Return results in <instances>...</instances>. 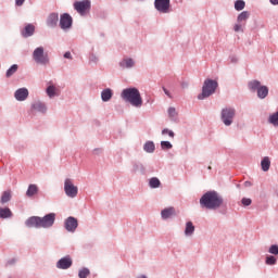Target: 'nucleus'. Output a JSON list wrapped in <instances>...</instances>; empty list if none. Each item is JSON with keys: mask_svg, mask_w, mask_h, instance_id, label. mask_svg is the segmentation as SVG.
<instances>
[{"mask_svg": "<svg viewBox=\"0 0 278 278\" xmlns=\"http://www.w3.org/2000/svg\"><path fill=\"white\" fill-rule=\"evenodd\" d=\"M16 71H18V65L13 64L8 71H7V77H12V75H14V73H16Z\"/></svg>", "mask_w": 278, "mask_h": 278, "instance_id": "32", "label": "nucleus"}, {"mask_svg": "<svg viewBox=\"0 0 278 278\" xmlns=\"http://www.w3.org/2000/svg\"><path fill=\"white\" fill-rule=\"evenodd\" d=\"M208 170H212V166H208Z\"/></svg>", "mask_w": 278, "mask_h": 278, "instance_id": "47", "label": "nucleus"}, {"mask_svg": "<svg viewBox=\"0 0 278 278\" xmlns=\"http://www.w3.org/2000/svg\"><path fill=\"white\" fill-rule=\"evenodd\" d=\"M55 223V213H49L43 217L33 216L29 217L25 225L26 227H35L36 229H49V227H53Z\"/></svg>", "mask_w": 278, "mask_h": 278, "instance_id": "1", "label": "nucleus"}, {"mask_svg": "<svg viewBox=\"0 0 278 278\" xmlns=\"http://www.w3.org/2000/svg\"><path fill=\"white\" fill-rule=\"evenodd\" d=\"M47 94L48 97H50V99H53V97L58 94V89L55 88V86H49L47 88Z\"/></svg>", "mask_w": 278, "mask_h": 278, "instance_id": "29", "label": "nucleus"}, {"mask_svg": "<svg viewBox=\"0 0 278 278\" xmlns=\"http://www.w3.org/2000/svg\"><path fill=\"white\" fill-rule=\"evenodd\" d=\"M154 8L161 14H168L170 12V0H154Z\"/></svg>", "mask_w": 278, "mask_h": 278, "instance_id": "8", "label": "nucleus"}, {"mask_svg": "<svg viewBox=\"0 0 278 278\" xmlns=\"http://www.w3.org/2000/svg\"><path fill=\"white\" fill-rule=\"evenodd\" d=\"M162 182H160V179H157L156 177H153L150 179V188H160Z\"/></svg>", "mask_w": 278, "mask_h": 278, "instance_id": "31", "label": "nucleus"}, {"mask_svg": "<svg viewBox=\"0 0 278 278\" xmlns=\"http://www.w3.org/2000/svg\"><path fill=\"white\" fill-rule=\"evenodd\" d=\"M257 97H258V99H266V97H268V87L261 86L257 89Z\"/></svg>", "mask_w": 278, "mask_h": 278, "instance_id": "18", "label": "nucleus"}, {"mask_svg": "<svg viewBox=\"0 0 278 278\" xmlns=\"http://www.w3.org/2000/svg\"><path fill=\"white\" fill-rule=\"evenodd\" d=\"M261 166L264 173L268 172L270 169V159H268V156H265L261 162Z\"/></svg>", "mask_w": 278, "mask_h": 278, "instance_id": "19", "label": "nucleus"}, {"mask_svg": "<svg viewBox=\"0 0 278 278\" xmlns=\"http://www.w3.org/2000/svg\"><path fill=\"white\" fill-rule=\"evenodd\" d=\"M23 3H25V0H15V5H23Z\"/></svg>", "mask_w": 278, "mask_h": 278, "instance_id": "44", "label": "nucleus"}, {"mask_svg": "<svg viewBox=\"0 0 278 278\" xmlns=\"http://www.w3.org/2000/svg\"><path fill=\"white\" fill-rule=\"evenodd\" d=\"M269 123L271 124V125H274L275 127H278V112H276V113H274V114H271L270 116H269Z\"/></svg>", "mask_w": 278, "mask_h": 278, "instance_id": "30", "label": "nucleus"}, {"mask_svg": "<svg viewBox=\"0 0 278 278\" xmlns=\"http://www.w3.org/2000/svg\"><path fill=\"white\" fill-rule=\"evenodd\" d=\"M143 149L147 153H153V151H155V143H153V141H148L143 146Z\"/></svg>", "mask_w": 278, "mask_h": 278, "instance_id": "25", "label": "nucleus"}, {"mask_svg": "<svg viewBox=\"0 0 278 278\" xmlns=\"http://www.w3.org/2000/svg\"><path fill=\"white\" fill-rule=\"evenodd\" d=\"M122 99L130 103L134 108H142V96L136 88H127L122 91Z\"/></svg>", "mask_w": 278, "mask_h": 278, "instance_id": "3", "label": "nucleus"}, {"mask_svg": "<svg viewBox=\"0 0 278 278\" xmlns=\"http://www.w3.org/2000/svg\"><path fill=\"white\" fill-rule=\"evenodd\" d=\"M200 205L206 210H218L223 205V197L216 191H207L200 199Z\"/></svg>", "mask_w": 278, "mask_h": 278, "instance_id": "2", "label": "nucleus"}, {"mask_svg": "<svg viewBox=\"0 0 278 278\" xmlns=\"http://www.w3.org/2000/svg\"><path fill=\"white\" fill-rule=\"evenodd\" d=\"M163 92H164L169 99H173V96L170 94V91H168V89H166L165 87H163Z\"/></svg>", "mask_w": 278, "mask_h": 278, "instance_id": "41", "label": "nucleus"}, {"mask_svg": "<svg viewBox=\"0 0 278 278\" xmlns=\"http://www.w3.org/2000/svg\"><path fill=\"white\" fill-rule=\"evenodd\" d=\"M89 275H90V269L88 268H83L78 273L79 278H88Z\"/></svg>", "mask_w": 278, "mask_h": 278, "instance_id": "34", "label": "nucleus"}, {"mask_svg": "<svg viewBox=\"0 0 278 278\" xmlns=\"http://www.w3.org/2000/svg\"><path fill=\"white\" fill-rule=\"evenodd\" d=\"M73 25V17L68 15V13H64L60 18V27L61 29H71Z\"/></svg>", "mask_w": 278, "mask_h": 278, "instance_id": "10", "label": "nucleus"}, {"mask_svg": "<svg viewBox=\"0 0 278 278\" xmlns=\"http://www.w3.org/2000/svg\"><path fill=\"white\" fill-rule=\"evenodd\" d=\"M64 225H65L66 231H70V232L73 233V232H75V230L77 229L79 224L77 222V218H75V217H67L65 219Z\"/></svg>", "mask_w": 278, "mask_h": 278, "instance_id": "12", "label": "nucleus"}, {"mask_svg": "<svg viewBox=\"0 0 278 278\" xmlns=\"http://www.w3.org/2000/svg\"><path fill=\"white\" fill-rule=\"evenodd\" d=\"M270 3H273V5H278V0H270Z\"/></svg>", "mask_w": 278, "mask_h": 278, "instance_id": "45", "label": "nucleus"}, {"mask_svg": "<svg viewBox=\"0 0 278 278\" xmlns=\"http://www.w3.org/2000/svg\"><path fill=\"white\" fill-rule=\"evenodd\" d=\"M161 216L162 218H164V220H166V218H170V216H175V207L170 206V207L164 208L161 212Z\"/></svg>", "mask_w": 278, "mask_h": 278, "instance_id": "16", "label": "nucleus"}, {"mask_svg": "<svg viewBox=\"0 0 278 278\" xmlns=\"http://www.w3.org/2000/svg\"><path fill=\"white\" fill-rule=\"evenodd\" d=\"M250 16H251V13H249L248 11H243L239 14L237 21H238V23H242V22L247 21Z\"/></svg>", "mask_w": 278, "mask_h": 278, "instance_id": "28", "label": "nucleus"}, {"mask_svg": "<svg viewBox=\"0 0 278 278\" xmlns=\"http://www.w3.org/2000/svg\"><path fill=\"white\" fill-rule=\"evenodd\" d=\"M12 211L9 207L0 208V218H11Z\"/></svg>", "mask_w": 278, "mask_h": 278, "instance_id": "27", "label": "nucleus"}, {"mask_svg": "<svg viewBox=\"0 0 278 278\" xmlns=\"http://www.w3.org/2000/svg\"><path fill=\"white\" fill-rule=\"evenodd\" d=\"M168 114L172 118H175L177 116V111L175 110V108H169Z\"/></svg>", "mask_w": 278, "mask_h": 278, "instance_id": "39", "label": "nucleus"}, {"mask_svg": "<svg viewBox=\"0 0 278 278\" xmlns=\"http://www.w3.org/2000/svg\"><path fill=\"white\" fill-rule=\"evenodd\" d=\"M161 149H163V151H168V149H173V144L169 141H162Z\"/></svg>", "mask_w": 278, "mask_h": 278, "instance_id": "35", "label": "nucleus"}, {"mask_svg": "<svg viewBox=\"0 0 278 278\" xmlns=\"http://www.w3.org/2000/svg\"><path fill=\"white\" fill-rule=\"evenodd\" d=\"M33 60L36 62V64L47 66V64H49V54L45 52L43 47H38L33 52Z\"/></svg>", "mask_w": 278, "mask_h": 278, "instance_id": "5", "label": "nucleus"}, {"mask_svg": "<svg viewBox=\"0 0 278 278\" xmlns=\"http://www.w3.org/2000/svg\"><path fill=\"white\" fill-rule=\"evenodd\" d=\"M217 88H218V83L216 80L206 79L202 87V93L198 96V99L200 101H203V99H207V97H212V94L216 92Z\"/></svg>", "mask_w": 278, "mask_h": 278, "instance_id": "4", "label": "nucleus"}, {"mask_svg": "<svg viewBox=\"0 0 278 278\" xmlns=\"http://www.w3.org/2000/svg\"><path fill=\"white\" fill-rule=\"evenodd\" d=\"M233 29L235 31H242V26L240 24H236Z\"/></svg>", "mask_w": 278, "mask_h": 278, "instance_id": "42", "label": "nucleus"}, {"mask_svg": "<svg viewBox=\"0 0 278 278\" xmlns=\"http://www.w3.org/2000/svg\"><path fill=\"white\" fill-rule=\"evenodd\" d=\"M33 108L37 112H41L42 114H45V112H47V105H45V103H42V102H37V103L33 104Z\"/></svg>", "mask_w": 278, "mask_h": 278, "instance_id": "24", "label": "nucleus"}, {"mask_svg": "<svg viewBox=\"0 0 278 278\" xmlns=\"http://www.w3.org/2000/svg\"><path fill=\"white\" fill-rule=\"evenodd\" d=\"M91 3L90 0H83L74 2V10L80 14V16H86L90 12Z\"/></svg>", "mask_w": 278, "mask_h": 278, "instance_id": "6", "label": "nucleus"}, {"mask_svg": "<svg viewBox=\"0 0 278 278\" xmlns=\"http://www.w3.org/2000/svg\"><path fill=\"white\" fill-rule=\"evenodd\" d=\"M138 278H147V276H140V277H138Z\"/></svg>", "mask_w": 278, "mask_h": 278, "instance_id": "46", "label": "nucleus"}, {"mask_svg": "<svg viewBox=\"0 0 278 278\" xmlns=\"http://www.w3.org/2000/svg\"><path fill=\"white\" fill-rule=\"evenodd\" d=\"M14 97L16 101H25L29 97V91L27 88H20L15 91Z\"/></svg>", "mask_w": 278, "mask_h": 278, "instance_id": "13", "label": "nucleus"}, {"mask_svg": "<svg viewBox=\"0 0 278 278\" xmlns=\"http://www.w3.org/2000/svg\"><path fill=\"white\" fill-rule=\"evenodd\" d=\"M194 233V225L192 222L186 224L185 236H192Z\"/></svg>", "mask_w": 278, "mask_h": 278, "instance_id": "23", "label": "nucleus"}, {"mask_svg": "<svg viewBox=\"0 0 278 278\" xmlns=\"http://www.w3.org/2000/svg\"><path fill=\"white\" fill-rule=\"evenodd\" d=\"M244 5H245L244 0H237L235 2V10H237V12H240L244 8Z\"/></svg>", "mask_w": 278, "mask_h": 278, "instance_id": "33", "label": "nucleus"}, {"mask_svg": "<svg viewBox=\"0 0 278 278\" xmlns=\"http://www.w3.org/2000/svg\"><path fill=\"white\" fill-rule=\"evenodd\" d=\"M241 203H242V205L249 206V205H251L252 201L249 198H243L241 200Z\"/></svg>", "mask_w": 278, "mask_h": 278, "instance_id": "40", "label": "nucleus"}, {"mask_svg": "<svg viewBox=\"0 0 278 278\" xmlns=\"http://www.w3.org/2000/svg\"><path fill=\"white\" fill-rule=\"evenodd\" d=\"M64 190L65 194L70 197V199H75V197H77L78 188L77 186L73 185V180H71L70 178L65 179Z\"/></svg>", "mask_w": 278, "mask_h": 278, "instance_id": "9", "label": "nucleus"}, {"mask_svg": "<svg viewBox=\"0 0 278 278\" xmlns=\"http://www.w3.org/2000/svg\"><path fill=\"white\" fill-rule=\"evenodd\" d=\"M249 88L252 92H255V90H260V88H262V83H260V80H252L249 83Z\"/></svg>", "mask_w": 278, "mask_h": 278, "instance_id": "21", "label": "nucleus"}, {"mask_svg": "<svg viewBox=\"0 0 278 278\" xmlns=\"http://www.w3.org/2000/svg\"><path fill=\"white\" fill-rule=\"evenodd\" d=\"M265 263L268 266H274V264H277V258L275 256H267Z\"/></svg>", "mask_w": 278, "mask_h": 278, "instance_id": "36", "label": "nucleus"}, {"mask_svg": "<svg viewBox=\"0 0 278 278\" xmlns=\"http://www.w3.org/2000/svg\"><path fill=\"white\" fill-rule=\"evenodd\" d=\"M73 266V258L70 256L62 257L56 263V268H60L61 270H67V268H71Z\"/></svg>", "mask_w": 278, "mask_h": 278, "instance_id": "11", "label": "nucleus"}, {"mask_svg": "<svg viewBox=\"0 0 278 278\" xmlns=\"http://www.w3.org/2000/svg\"><path fill=\"white\" fill-rule=\"evenodd\" d=\"M166 134L169 136V138H175V132H173V130H169L168 128L162 130L163 136H166Z\"/></svg>", "mask_w": 278, "mask_h": 278, "instance_id": "37", "label": "nucleus"}, {"mask_svg": "<svg viewBox=\"0 0 278 278\" xmlns=\"http://www.w3.org/2000/svg\"><path fill=\"white\" fill-rule=\"evenodd\" d=\"M34 31H36V27L31 24H28L22 31V36H24V38H29V36H34Z\"/></svg>", "mask_w": 278, "mask_h": 278, "instance_id": "15", "label": "nucleus"}, {"mask_svg": "<svg viewBox=\"0 0 278 278\" xmlns=\"http://www.w3.org/2000/svg\"><path fill=\"white\" fill-rule=\"evenodd\" d=\"M59 21H60V16L58 15V13H51L48 16L47 25H48V27H55V25H58Z\"/></svg>", "mask_w": 278, "mask_h": 278, "instance_id": "14", "label": "nucleus"}, {"mask_svg": "<svg viewBox=\"0 0 278 278\" xmlns=\"http://www.w3.org/2000/svg\"><path fill=\"white\" fill-rule=\"evenodd\" d=\"M269 253H271V255H278V245H271L269 248Z\"/></svg>", "mask_w": 278, "mask_h": 278, "instance_id": "38", "label": "nucleus"}, {"mask_svg": "<svg viewBox=\"0 0 278 278\" xmlns=\"http://www.w3.org/2000/svg\"><path fill=\"white\" fill-rule=\"evenodd\" d=\"M233 116H236V109L226 108L222 111V121L227 127L233 123Z\"/></svg>", "mask_w": 278, "mask_h": 278, "instance_id": "7", "label": "nucleus"}, {"mask_svg": "<svg viewBox=\"0 0 278 278\" xmlns=\"http://www.w3.org/2000/svg\"><path fill=\"white\" fill-rule=\"evenodd\" d=\"M112 89H104L102 92H101V99L102 101L104 102H108L110 101V99H112Z\"/></svg>", "mask_w": 278, "mask_h": 278, "instance_id": "20", "label": "nucleus"}, {"mask_svg": "<svg viewBox=\"0 0 278 278\" xmlns=\"http://www.w3.org/2000/svg\"><path fill=\"white\" fill-rule=\"evenodd\" d=\"M135 64L134 59H124L121 61L119 66L122 68H134Z\"/></svg>", "mask_w": 278, "mask_h": 278, "instance_id": "17", "label": "nucleus"}, {"mask_svg": "<svg viewBox=\"0 0 278 278\" xmlns=\"http://www.w3.org/2000/svg\"><path fill=\"white\" fill-rule=\"evenodd\" d=\"M35 194H38V186L36 185H29L26 195L27 197H34Z\"/></svg>", "mask_w": 278, "mask_h": 278, "instance_id": "22", "label": "nucleus"}, {"mask_svg": "<svg viewBox=\"0 0 278 278\" xmlns=\"http://www.w3.org/2000/svg\"><path fill=\"white\" fill-rule=\"evenodd\" d=\"M11 199H12V191L10 190L4 191L1 197V203L2 204L8 203L10 202Z\"/></svg>", "mask_w": 278, "mask_h": 278, "instance_id": "26", "label": "nucleus"}, {"mask_svg": "<svg viewBox=\"0 0 278 278\" xmlns=\"http://www.w3.org/2000/svg\"><path fill=\"white\" fill-rule=\"evenodd\" d=\"M64 58H65L66 60H73V55H71V52H65V53H64Z\"/></svg>", "mask_w": 278, "mask_h": 278, "instance_id": "43", "label": "nucleus"}]
</instances>
